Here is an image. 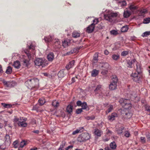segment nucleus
Returning <instances> with one entry per match:
<instances>
[{
	"label": "nucleus",
	"instance_id": "obj_19",
	"mask_svg": "<svg viewBox=\"0 0 150 150\" xmlns=\"http://www.w3.org/2000/svg\"><path fill=\"white\" fill-rule=\"evenodd\" d=\"M73 106L71 103L68 105L66 108V111L69 114H71L72 112Z\"/></svg>",
	"mask_w": 150,
	"mask_h": 150
},
{
	"label": "nucleus",
	"instance_id": "obj_36",
	"mask_svg": "<svg viewBox=\"0 0 150 150\" xmlns=\"http://www.w3.org/2000/svg\"><path fill=\"white\" fill-rule=\"evenodd\" d=\"M127 4L125 1H123L121 2H119L118 3V5L122 7L126 6Z\"/></svg>",
	"mask_w": 150,
	"mask_h": 150
},
{
	"label": "nucleus",
	"instance_id": "obj_30",
	"mask_svg": "<svg viewBox=\"0 0 150 150\" xmlns=\"http://www.w3.org/2000/svg\"><path fill=\"white\" fill-rule=\"evenodd\" d=\"M69 44V42L67 40H64L63 42L62 46L64 47L68 46Z\"/></svg>",
	"mask_w": 150,
	"mask_h": 150
},
{
	"label": "nucleus",
	"instance_id": "obj_7",
	"mask_svg": "<svg viewBox=\"0 0 150 150\" xmlns=\"http://www.w3.org/2000/svg\"><path fill=\"white\" fill-rule=\"evenodd\" d=\"M35 65L38 67L41 66L42 67H44L48 64L47 61L46 60H43L42 58H37L34 61Z\"/></svg>",
	"mask_w": 150,
	"mask_h": 150
},
{
	"label": "nucleus",
	"instance_id": "obj_42",
	"mask_svg": "<svg viewBox=\"0 0 150 150\" xmlns=\"http://www.w3.org/2000/svg\"><path fill=\"white\" fill-rule=\"evenodd\" d=\"M12 72V68L11 67L8 66L6 71V73L7 74H10Z\"/></svg>",
	"mask_w": 150,
	"mask_h": 150
},
{
	"label": "nucleus",
	"instance_id": "obj_16",
	"mask_svg": "<svg viewBox=\"0 0 150 150\" xmlns=\"http://www.w3.org/2000/svg\"><path fill=\"white\" fill-rule=\"evenodd\" d=\"M118 115L117 113L113 112L112 113L110 116H109L108 117V120H110L112 121L114 120L115 117H117Z\"/></svg>",
	"mask_w": 150,
	"mask_h": 150
},
{
	"label": "nucleus",
	"instance_id": "obj_4",
	"mask_svg": "<svg viewBox=\"0 0 150 150\" xmlns=\"http://www.w3.org/2000/svg\"><path fill=\"white\" fill-rule=\"evenodd\" d=\"M118 14V12L113 13L111 11H109L108 13L104 15V18L106 20L111 22L113 20V18L117 17Z\"/></svg>",
	"mask_w": 150,
	"mask_h": 150
},
{
	"label": "nucleus",
	"instance_id": "obj_63",
	"mask_svg": "<svg viewBox=\"0 0 150 150\" xmlns=\"http://www.w3.org/2000/svg\"><path fill=\"white\" fill-rule=\"evenodd\" d=\"M73 147V146L72 145L69 146L65 149V150H69V149L70 148H72Z\"/></svg>",
	"mask_w": 150,
	"mask_h": 150
},
{
	"label": "nucleus",
	"instance_id": "obj_9",
	"mask_svg": "<svg viewBox=\"0 0 150 150\" xmlns=\"http://www.w3.org/2000/svg\"><path fill=\"white\" fill-rule=\"evenodd\" d=\"M94 91L96 94H99L102 96L105 95L104 93L105 91L102 88V86L101 85H98L96 89L94 90Z\"/></svg>",
	"mask_w": 150,
	"mask_h": 150
},
{
	"label": "nucleus",
	"instance_id": "obj_43",
	"mask_svg": "<svg viewBox=\"0 0 150 150\" xmlns=\"http://www.w3.org/2000/svg\"><path fill=\"white\" fill-rule=\"evenodd\" d=\"M150 22V18H148L144 19L143 21L144 23L147 24L149 23Z\"/></svg>",
	"mask_w": 150,
	"mask_h": 150
},
{
	"label": "nucleus",
	"instance_id": "obj_64",
	"mask_svg": "<svg viewBox=\"0 0 150 150\" xmlns=\"http://www.w3.org/2000/svg\"><path fill=\"white\" fill-rule=\"evenodd\" d=\"M3 83L5 85H6L7 86H8V84L9 83V82H7L6 81H3Z\"/></svg>",
	"mask_w": 150,
	"mask_h": 150
},
{
	"label": "nucleus",
	"instance_id": "obj_22",
	"mask_svg": "<svg viewBox=\"0 0 150 150\" xmlns=\"http://www.w3.org/2000/svg\"><path fill=\"white\" fill-rule=\"evenodd\" d=\"M107 110L105 111L106 114H108V113L111 112L113 109V106L112 105H108L107 106Z\"/></svg>",
	"mask_w": 150,
	"mask_h": 150
},
{
	"label": "nucleus",
	"instance_id": "obj_57",
	"mask_svg": "<svg viewBox=\"0 0 150 150\" xmlns=\"http://www.w3.org/2000/svg\"><path fill=\"white\" fill-rule=\"evenodd\" d=\"M82 111V109L81 108L77 109L76 110V113L77 114H79Z\"/></svg>",
	"mask_w": 150,
	"mask_h": 150
},
{
	"label": "nucleus",
	"instance_id": "obj_3",
	"mask_svg": "<svg viewBox=\"0 0 150 150\" xmlns=\"http://www.w3.org/2000/svg\"><path fill=\"white\" fill-rule=\"evenodd\" d=\"M38 83L39 80L37 79H28L25 82V85L29 88L35 87L38 85Z\"/></svg>",
	"mask_w": 150,
	"mask_h": 150
},
{
	"label": "nucleus",
	"instance_id": "obj_46",
	"mask_svg": "<svg viewBox=\"0 0 150 150\" xmlns=\"http://www.w3.org/2000/svg\"><path fill=\"white\" fill-rule=\"evenodd\" d=\"M26 144V142L25 141H22L20 144V146L21 147H23Z\"/></svg>",
	"mask_w": 150,
	"mask_h": 150
},
{
	"label": "nucleus",
	"instance_id": "obj_23",
	"mask_svg": "<svg viewBox=\"0 0 150 150\" xmlns=\"http://www.w3.org/2000/svg\"><path fill=\"white\" fill-rule=\"evenodd\" d=\"M83 129V127H79V129H77L76 130L73 132L72 133V134L74 135L76 134H77L83 131L82 130H81Z\"/></svg>",
	"mask_w": 150,
	"mask_h": 150
},
{
	"label": "nucleus",
	"instance_id": "obj_20",
	"mask_svg": "<svg viewBox=\"0 0 150 150\" xmlns=\"http://www.w3.org/2000/svg\"><path fill=\"white\" fill-rule=\"evenodd\" d=\"M54 54L52 52L50 53L47 55V58L49 61L52 62L54 58Z\"/></svg>",
	"mask_w": 150,
	"mask_h": 150
},
{
	"label": "nucleus",
	"instance_id": "obj_33",
	"mask_svg": "<svg viewBox=\"0 0 150 150\" xmlns=\"http://www.w3.org/2000/svg\"><path fill=\"white\" fill-rule=\"evenodd\" d=\"M120 58V55L119 54H114L112 56V59L115 60H117Z\"/></svg>",
	"mask_w": 150,
	"mask_h": 150
},
{
	"label": "nucleus",
	"instance_id": "obj_35",
	"mask_svg": "<svg viewBox=\"0 0 150 150\" xmlns=\"http://www.w3.org/2000/svg\"><path fill=\"white\" fill-rule=\"evenodd\" d=\"M110 147L112 149H115L116 147V145L114 142H111L110 144Z\"/></svg>",
	"mask_w": 150,
	"mask_h": 150
},
{
	"label": "nucleus",
	"instance_id": "obj_32",
	"mask_svg": "<svg viewBox=\"0 0 150 150\" xmlns=\"http://www.w3.org/2000/svg\"><path fill=\"white\" fill-rule=\"evenodd\" d=\"M130 15V13L128 11H125L124 13V17L127 18L129 17Z\"/></svg>",
	"mask_w": 150,
	"mask_h": 150
},
{
	"label": "nucleus",
	"instance_id": "obj_15",
	"mask_svg": "<svg viewBox=\"0 0 150 150\" xmlns=\"http://www.w3.org/2000/svg\"><path fill=\"white\" fill-rule=\"evenodd\" d=\"M44 39L46 42H51L53 39V36L49 35L48 36L45 37Z\"/></svg>",
	"mask_w": 150,
	"mask_h": 150
},
{
	"label": "nucleus",
	"instance_id": "obj_5",
	"mask_svg": "<svg viewBox=\"0 0 150 150\" xmlns=\"http://www.w3.org/2000/svg\"><path fill=\"white\" fill-rule=\"evenodd\" d=\"M24 52L25 54H26L28 57V60L26 59L24 56H23V59L22 61L23 62V64L26 67H28L30 65V63L29 62L32 58V55L30 53L29 51L27 50H24Z\"/></svg>",
	"mask_w": 150,
	"mask_h": 150
},
{
	"label": "nucleus",
	"instance_id": "obj_8",
	"mask_svg": "<svg viewBox=\"0 0 150 150\" xmlns=\"http://www.w3.org/2000/svg\"><path fill=\"white\" fill-rule=\"evenodd\" d=\"M132 79L134 81L138 82L140 80L142 77V73H133L131 75Z\"/></svg>",
	"mask_w": 150,
	"mask_h": 150
},
{
	"label": "nucleus",
	"instance_id": "obj_14",
	"mask_svg": "<svg viewBox=\"0 0 150 150\" xmlns=\"http://www.w3.org/2000/svg\"><path fill=\"white\" fill-rule=\"evenodd\" d=\"M135 65L136 66V68H135V66H134V67L135 69H136L137 72L142 73V69L140 64L139 63L137 62L136 61Z\"/></svg>",
	"mask_w": 150,
	"mask_h": 150
},
{
	"label": "nucleus",
	"instance_id": "obj_59",
	"mask_svg": "<svg viewBox=\"0 0 150 150\" xmlns=\"http://www.w3.org/2000/svg\"><path fill=\"white\" fill-rule=\"evenodd\" d=\"M111 34L113 35H116L117 34V32L115 30H112L110 31Z\"/></svg>",
	"mask_w": 150,
	"mask_h": 150
},
{
	"label": "nucleus",
	"instance_id": "obj_6",
	"mask_svg": "<svg viewBox=\"0 0 150 150\" xmlns=\"http://www.w3.org/2000/svg\"><path fill=\"white\" fill-rule=\"evenodd\" d=\"M120 102L125 109H129L131 108V105L129 100L122 98L120 100Z\"/></svg>",
	"mask_w": 150,
	"mask_h": 150
},
{
	"label": "nucleus",
	"instance_id": "obj_10",
	"mask_svg": "<svg viewBox=\"0 0 150 150\" xmlns=\"http://www.w3.org/2000/svg\"><path fill=\"white\" fill-rule=\"evenodd\" d=\"M53 47L55 49H59L61 46V42L58 39H55L52 45Z\"/></svg>",
	"mask_w": 150,
	"mask_h": 150
},
{
	"label": "nucleus",
	"instance_id": "obj_29",
	"mask_svg": "<svg viewBox=\"0 0 150 150\" xmlns=\"http://www.w3.org/2000/svg\"><path fill=\"white\" fill-rule=\"evenodd\" d=\"M82 109H86L88 110H89V108L88 106L87 105L86 102H83L82 103L81 106Z\"/></svg>",
	"mask_w": 150,
	"mask_h": 150
},
{
	"label": "nucleus",
	"instance_id": "obj_49",
	"mask_svg": "<svg viewBox=\"0 0 150 150\" xmlns=\"http://www.w3.org/2000/svg\"><path fill=\"white\" fill-rule=\"evenodd\" d=\"M130 135V133L127 131H126L125 132L124 136L127 137H129Z\"/></svg>",
	"mask_w": 150,
	"mask_h": 150
},
{
	"label": "nucleus",
	"instance_id": "obj_2",
	"mask_svg": "<svg viewBox=\"0 0 150 150\" xmlns=\"http://www.w3.org/2000/svg\"><path fill=\"white\" fill-rule=\"evenodd\" d=\"M90 137L91 135L90 134L87 133H83L79 136L77 141L78 143H81L89 140Z\"/></svg>",
	"mask_w": 150,
	"mask_h": 150
},
{
	"label": "nucleus",
	"instance_id": "obj_39",
	"mask_svg": "<svg viewBox=\"0 0 150 150\" xmlns=\"http://www.w3.org/2000/svg\"><path fill=\"white\" fill-rule=\"evenodd\" d=\"M38 102L40 105H42L45 103V101L43 98H40L38 100Z\"/></svg>",
	"mask_w": 150,
	"mask_h": 150
},
{
	"label": "nucleus",
	"instance_id": "obj_25",
	"mask_svg": "<svg viewBox=\"0 0 150 150\" xmlns=\"http://www.w3.org/2000/svg\"><path fill=\"white\" fill-rule=\"evenodd\" d=\"M13 66L16 69H18L21 66L20 63L18 61H16L14 62Z\"/></svg>",
	"mask_w": 150,
	"mask_h": 150
},
{
	"label": "nucleus",
	"instance_id": "obj_52",
	"mask_svg": "<svg viewBox=\"0 0 150 150\" xmlns=\"http://www.w3.org/2000/svg\"><path fill=\"white\" fill-rule=\"evenodd\" d=\"M141 142L142 143H144L146 142V138L144 137H141L140 138Z\"/></svg>",
	"mask_w": 150,
	"mask_h": 150
},
{
	"label": "nucleus",
	"instance_id": "obj_1",
	"mask_svg": "<svg viewBox=\"0 0 150 150\" xmlns=\"http://www.w3.org/2000/svg\"><path fill=\"white\" fill-rule=\"evenodd\" d=\"M97 67L103 70L101 73L103 75L106 74L108 72V70L109 67V64L106 62H101L98 63Z\"/></svg>",
	"mask_w": 150,
	"mask_h": 150
},
{
	"label": "nucleus",
	"instance_id": "obj_60",
	"mask_svg": "<svg viewBox=\"0 0 150 150\" xmlns=\"http://www.w3.org/2000/svg\"><path fill=\"white\" fill-rule=\"evenodd\" d=\"M83 103H82L81 101L80 100L76 102V104L78 106H81Z\"/></svg>",
	"mask_w": 150,
	"mask_h": 150
},
{
	"label": "nucleus",
	"instance_id": "obj_50",
	"mask_svg": "<svg viewBox=\"0 0 150 150\" xmlns=\"http://www.w3.org/2000/svg\"><path fill=\"white\" fill-rule=\"evenodd\" d=\"M13 146L15 148H17L18 147V141L17 140L14 141L13 143Z\"/></svg>",
	"mask_w": 150,
	"mask_h": 150
},
{
	"label": "nucleus",
	"instance_id": "obj_11",
	"mask_svg": "<svg viewBox=\"0 0 150 150\" xmlns=\"http://www.w3.org/2000/svg\"><path fill=\"white\" fill-rule=\"evenodd\" d=\"M103 133V131L102 130L97 128L95 129L93 132L94 135L98 137H100Z\"/></svg>",
	"mask_w": 150,
	"mask_h": 150
},
{
	"label": "nucleus",
	"instance_id": "obj_54",
	"mask_svg": "<svg viewBox=\"0 0 150 150\" xmlns=\"http://www.w3.org/2000/svg\"><path fill=\"white\" fill-rule=\"evenodd\" d=\"M128 54V52L127 51H123L121 53V55L123 56H125Z\"/></svg>",
	"mask_w": 150,
	"mask_h": 150
},
{
	"label": "nucleus",
	"instance_id": "obj_17",
	"mask_svg": "<svg viewBox=\"0 0 150 150\" xmlns=\"http://www.w3.org/2000/svg\"><path fill=\"white\" fill-rule=\"evenodd\" d=\"M136 60L135 59H133L131 61H127V66L129 68H132V64H133L134 65L136 62Z\"/></svg>",
	"mask_w": 150,
	"mask_h": 150
},
{
	"label": "nucleus",
	"instance_id": "obj_12",
	"mask_svg": "<svg viewBox=\"0 0 150 150\" xmlns=\"http://www.w3.org/2000/svg\"><path fill=\"white\" fill-rule=\"evenodd\" d=\"M5 145L7 146H9L11 142L9 136L8 135L6 134L5 137Z\"/></svg>",
	"mask_w": 150,
	"mask_h": 150
},
{
	"label": "nucleus",
	"instance_id": "obj_27",
	"mask_svg": "<svg viewBox=\"0 0 150 150\" xmlns=\"http://www.w3.org/2000/svg\"><path fill=\"white\" fill-rule=\"evenodd\" d=\"M25 121H19L18 123V125L19 126H21L22 127H25L27 126V124L25 122Z\"/></svg>",
	"mask_w": 150,
	"mask_h": 150
},
{
	"label": "nucleus",
	"instance_id": "obj_31",
	"mask_svg": "<svg viewBox=\"0 0 150 150\" xmlns=\"http://www.w3.org/2000/svg\"><path fill=\"white\" fill-rule=\"evenodd\" d=\"M52 105L54 107H57L59 105V103L56 100L53 101Z\"/></svg>",
	"mask_w": 150,
	"mask_h": 150
},
{
	"label": "nucleus",
	"instance_id": "obj_21",
	"mask_svg": "<svg viewBox=\"0 0 150 150\" xmlns=\"http://www.w3.org/2000/svg\"><path fill=\"white\" fill-rule=\"evenodd\" d=\"M117 86V83L111 82L109 85V88L110 90H114L116 89Z\"/></svg>",
	"mask_w": 150,
	"mask_h": 150
},
{
	"label": "nucleus",
	"instance_id": "obj_47",
	"mask_svg": "<svg viewBox=\"0 0 150 150\" xmlns=\"http://www.w3.org/2000/svg\"><path fill=\"white\" fill-rule=\"evenodd\" d=\"M147 141L150 142V133L147 132L145 134Z\"/></svg>",
	"mask_w": 150,
	"mask_h": 150
},
{
	"label": "nucleus",
	"instance_id": "obj_56",
	"mask_svg": "<svg viewBox=\"0 0 150 150\" xmlns=\"http://www.w3.org/2000/svg\"><path fill=\"white\" fill-rule=\"evenodd\" d=\"M26 120V118L23 117H20L19 118V121H25Z\"/></svg>",
	"mask_w": 150,
	"mask_h": 150
},
{
	"label": "nucleus",
	"instance_id": "obj_18",
	"mask_svg": "<svg viewBox=\"0 0 150 150\" xmlns=\"http://www.w3.org/2000/svg\"><path fill=\"white\" fill-rule=\"evenodd\" d=\"M75 61L74 60H72L69 63L67 64L66 66V68L68 70L71 68L72 67L74 64Z\"/></svg>",
	"mask_w": 150,
	"mask_h": 150
},
{
	"label": "nucleus",
	"instance_id": "obj_61",
	"mask_svg": "<svg viewBox=\"0 0 150 150\" xmlns=\"http://www.w3.org/2000/svg\"><path fill=\"white\" fill-rule=\"evenodd\" d=\"M19 120V118H17L16 117H15L13 119V122H18Z\"/></svg>",
	"mask_w": 150,
	"mask_h": 150
},
{
	"label": "nucleus",
	"instance_id": "obj_26",
	"mask_svg": "<svg viewBox=\"0 0 150 150\" xmlns=\"http://www.w3.org/2000/svg\"><path fill=\"white\" fill-rule=\"evenodd\" d=\"M72 36L74 38H77L80 36V34L78 32L74 31L72 34Z\"/></svg>",
	"mask_w": 150,
	"mask_h": 150
},
{
	"label": "nucleus",
	"instance_id": "obj_28",
	"mask_svg": "<svg viewBox=\"0 0 150 150\" xmlns=\"http://www.w3.org/2000/svg\"><path fill=\"white\" fill-rule=\"evenodd\" d=\"M118 81V79L117 77L115 75H113L112 76V81L111 82L115 83H117Z\"/></svg>",
	"mask_w": 150,
	"mask_h": 150
},
{
	"label": "nucleus",
	"instance_id": "obj_41",
	"mask_svg": "<svg viewBox=\"0 0 150 150\" xmlns=\"http://www.w3.org/2000/svg\"><path fill=\"white\" fill-rule=\"evenodd\" d=\"M128 28L127 26H124L121 29V31L122 32H126L128 30Z\"/></svg>",
	"mask_w": 150,
	"mask_h": 150
},
{
	"label": "nucleus",
	"instance_id": "obj_62",
	"mask_svg": "<svg viewBox=\"0 0 150 150\" xmlns=\"http://www.w3.org/2000/svg\"><path fill=\"white\" fill-rule=\"evenodd\" d=\"M95 118V117H86V119L87 120H93Z\"/></svg>",
	"mask_w": 150,
	"mask_h": 150
},
{
	"label": "nucleus",
	"instance_id": "obj_13",
	"mask_svg": "<svg viewBox=\"0 0 150 150\" xmlns=\"http://www.w3.org/2000/svg\"><path fill=\"white\" fill-rule=\"evenodd\" d=\"M94 28V26L93 25V24H92L87 27L85 30V31L88 33H90L93 31Z\"/></svg>",
	"mask_w": 150,
	"mask_h": 150
},
{
	"label": "nucleus",
	"instance_id": "obj_48",
	"mask_svg": "<svg viewBox=\"0 0 150 150\" xmlns=\"http://www.w3.org/2000/svg\"><path fill=\"white\" fill-rule=\"evenodd\" d=\"M27 45L28 46H29V49L33 50V52H34L33 49L35 47V45L34 44H33V43H31L30 45H28V44H27Z\"/></svg>",
	"mask_w": 150,
	"mask_h": 150
},
{
	"label": "nucleus",
	"instance_id": "obj_58",
	"mask_svg": "<svg viewBox=\"0 0 150 150\" xmlns=\"http://www.w3.org/2000/svg\"><path fill=\"white\" fill-rule=\"evenodd\" d=\"M93 23L92 24H93V25L94 26L98 23V19H96L93 20Z\"/></svg>",
	"mask_w": 150,
	"mask_h": 150
},
{
	"label": "nucleus",
	"instance_id": "obj_51",
	"mask_svg": "<svg viewBox=\"0 0 150 150\" xmlns=\"http://www.w3.org/2000/svg\"><path fill=\"white\" fill-rule=\"evenodd\" d=\"M147 12V11L146 9H144L140 11V13L141 15H143Z\"/></svg>",
	"mask_w": 150,
	"mask_h": 150
},
{
	"label": "nucleus",
	"instance_id": "obj_44",
	"mask_svg": "<svg viewBox=\"0 0 150 150\" xmlns=\"http://www.w3.org/2000/svg\"><path fill=\"white\" fill-rule=\"evenodd\" d=\"M150 35V31L146 32L143 33L142 35V36L143 37H145L147 36Z\"/></svg>",
	"mask_w": 150,
	"mask_h": 150
},
{
	"label": "nucleus",
	"instance_id": "obj_37",
	"mask_svg": "<svg viewBox=\"0 0 150 150\" xmlns=\"http://www.w3.org/2000/svg\"><path fill=\"white\" fill-rule=\"evenodd\" d=\"M124 127H120L117 130V134H120L122 133V130L124 129Z\"/></svg>",
	"mask_w": 150,
	"mask_h": 150
},
{
	"label": "nucleus",
	"instance_id": "obj_24",
	"mask_svg": "<svg viewBox=\"0 0 150 150\" xmlns=\"http://www.w3.org/2000/svg\"><path fill=\"white\" fill-rule=\"evenodd\" d=\"M99 73V71L96 69H93L91 72V75L92 76L95 77L97 76Z\"/></svg>",
	"mask_w": 150,
	"mask_h": 150
},
{
	"label": "nucleus",
	"instance_id": "obj_40",
	"mask_svg": "<svg viewBox=\"0 0 150 150\" xmlns=\"http://www.w3.org/2000/svg\"><path fill=\"white\" fill-rule=\"evenodd\" d=\"M132 114L130 113H126L125 116V117L127 119L131 118L132 116Z\"/></svg>",
	"mask_w": 150,
	"mask_h": 150
},
{
	"label": "nucleus",
	"instance_id": "obj_53",
	"mask_svg": "<svg viewBox=\"0 0 150 150\" xmlns=\"http://www.w3.org/2000/svg\"><path fill=\"white\" fill-rule=\"evenodd\" d=\"M129 8L132 11L134 10L137 8L136 6H134L132 5H131L129 6Z\"/></svg>",
	"mask_w": 150,
	"mask_h": 150
},
{
	"label": "nucleus",
	"instance_id": "obj_34",
	"mask_svg": "<svg viewBox=\"0 0 150 150\" xmlns=\"http://www.w3.org/2000/svg\"><path fill=\"white\" fill-rule=\"evenodd\" d=\"M98 54L97 53H96L94 54L93 60V62L94 63L96 62L98 60Z\"/></svg>",
	"mask_w": 150,
	"mask_h": 150
},
{
	"label": "nucleus",
	"instance_id": "obj_45",
	"mask_svg": "<svg viewBox=\"0 0 150 150\" xmlns=\"http://www.w3.org/2000/svg\"><path fill=\"white\" fill-rule=\"evenodd\" d=\"M64 74L63 73V72L62 71H60L58 74V76L59 77H63L64 76Z\"/></svg>",
	"mask_w": 150,
	"mask_h": 150
},
{
	"label": "nucleus",
	"instance_id": "obj_55",
	"mask_svg": "<svg viewBox=\"0 0 150 150\" xmlns=\"http://www.w3.org/2000/svg\"><path fill=\"white\" fill-rule=\"evenodd\" d=\"M65 144L66 142L64 141H63L62 142V144L60 145V147L62 148H64L65 145Z\"/></svg>",
	"mask_w": 150,
	"mask_h": 150
},
{
	"label": "nucleus",
	"instance_id": "obj_38",
	"mask_svg": "<svg viewBox=\"0 0 150 150\" xmlns=\"http://www.w3.org/2000/svg\"><path fill=\"white\" fill-rule=\"evenodd\" d=\"M76 52V49L75 48L71 49L70 51L67 53V55H69L71 54L75 53Z\"/></svg>",
	"mask_w": 150,
	"mask_h": 150
}]
</instances>
